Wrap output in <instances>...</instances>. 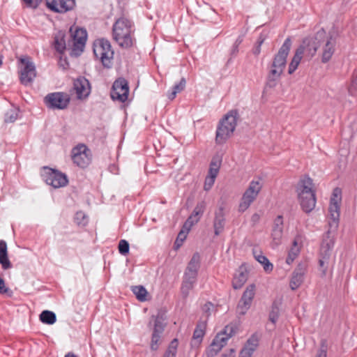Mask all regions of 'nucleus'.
I'll use <instances>...</instances> for the list:
<instances>
[{
  "instance_id": "obj_19",
  "label": "nucleus",
  "mask_w": 357,
  "mask_h": 357,
  "mask_svg": "<svg viewBox=\"0 0 357 357\" xmlns=\"http://www.w3.org/2000/svg\"><path fill=\"white\" fill-rule=\"evenodd\" d=\"M154 319V327L151 342V349L155 351L158 349L160 344L161 335L162 334L165 324L164 323L162 317L157 316L153 317Z\"/></svg>"
},
{
  "instance_id": "obj_7",
  "label": "nucleus",
  "mask_w": 357,
  "mask_h": 357,
  "mask_svg": "<svg viewBox=\"0 0 357 357\" xmlns=\"http://www.w3.org/2000/svg\"><path fill=\"white\" fill-rule=\"evenodd\" d=\"M19 61L20 80L21 84L26 86L32 83L36 77V66L29 56L21 57Z\"/></svg>"
},
{
  "instance_id": "obj_9",
  "label": "nucleus",
  "mask_w": 357,
  "mask_h": 357,
  "mask_svg": "<svg viewBox=\"0 0 357 357\" xmlns=\"http://www.w3.org/2000/svg\"><path fill=\"white\" fill-rule=\"evenodd\" d=\"M42 177L47 185L54 188L64 187L68 183V177L65 174L47 167H44Z\"/></svg>"
},
{
  "instance_id": "obj_34",
  "label": "nucleus",
  "mask_w": 357,
  "mask_h": 357,
  "mask_svg": "<svg viewBox=\"0 0 357 357\" xmlns=\"http://www.w3.org/2000/svg\"><path fill=\"white\" fill-rule=\"evenodd\" d=\"M186 81L184 77L181 78L179 83L176 84L172 90L167 93L169 100H174L178 93L181 92L185 87Z\"/></svg>"
},
{
  "instance_id": "obj_38",
  "label": "nucleus",
  "mask_w": 357,
  "mask_h": 357,
  "mask_svg": "<svg viewBox=\"0 0 357 357\" xmlns=\"http://www.w3.org/2000/svg\"><path fill=\"white\" fill-rule=\"evenodd\" d=\"M19 109L12 107L5 114L4 121L6 123H13L18 118Z\"/></svg>"
},
{
  "instance_id": "obj_60",
  "label": "nucleus",
  "mask_w": 357,
  "mask_h": 357,
  "mask_svg": "<svg viewBox=\"0 0 357 357\" xmlns=\"http://www.w3.org/2000/svg\"><path fill=\"white\" fill-rule=\"evenodd\" d=\"M204 331L202 330V337L204 336Z\"/></svg>"
},
{
  "instance_id": "obj_30",
  "label": "nucleus",
  "mask_w": 357,
  "mask_h": 357,
  "mask_svg": "<svg viewBox=\"0 0 357 357\" xmlns=\"http://www.w3.org/2000/svg\"><path fill=\"white\" fill-rule=\"evenodd\" d=\"M225 218L222 208H220L215 213V218L214 220V228L215 235H218L223 229L225 226Z\"/></svg>"
},
{
  "instance_id": "obj_53",
  "label": "nucleus",
  "mask_w": 357,
  "mask_h": 357,
  "mask_svg": "<svg viewBox=\"0 0 357 357\" xmlns=\"http://www.w3.org/2000/svg\"><path fill=\"white\" fill-rule=\"evenodd\" d=\"M259 220L260 215L257 213H254L251 217V222H252L253 225H256L257 223H258Z\"/></svg>"
},
{
  "instance_id": "obj_18",
  "label": "nucleus",
  "mask_w": 357,
  "mask_h": 357,
  "mask_svg": "<svg viewBox=\"0 0 357 357\" xmlns=\"http://www.w3.org/2000/svg\"><path fill=\"white\" fill-rule=\"evenodd\" d=\"M46 5L54 12L64 13L74 8L75 0H46Z\"/></svg>"
},
{
  "instance_id": "obj_50",
  "label": "nucleus",
  "mask_w": 357,
  "mask_h": 357,
  "mask_svg": "<svg viewBox=\"0 0 357 357\" xmlns=\"http://www.w3.org/2000/svg\"><path fill=\"white\" fill-rule=\"evenodd\" d=\"M301 196H303V197H316L315 190H314V188H311L307 192H303V193H301V194L298 195V197H301Z\"/></svg>"
},
{
  "instance_id": "obj_28",
  "label": "nucleus",
  "mask_w": 357,
  "mask_h": 357,
  "mask_svg": "<svg viewBox=\"0 0 357 357\" xmlns=\"http://www.w3.org/2000/svg\"><path fill=\"white\" fill-rule=\"evenodd\" d=\"M0 264L4 270L12 267L11 263L8 257L7 245L4 241H0Z\"/></svg>"
},
{
  "instance_id": "obj_52",
  "label": "nucleus",
  "mask_w": 357,
  "mask_h": 357,
  "mask_svg": "<svg viewBox=\"0 0 357 357\" xmlns=\"http://www.w3.org/2000/svg\"><path fill=\"white\" fill-rule=\"evenodd\" d=\"M8 291V289L5 285L4 280L0 278V294H6Z\"/></svg>"
},
{
  "instance_id": "obj_15",
  "label": "nucleus",
  "mask_w": 357,
  "mask_h": 357,
  "mask_svg": "<svg viewBox=\"0 0 357 357\" xmlns=\"http://www.w3.org/2000/svg\"><path fill=\"white\" fill-rule=\"evenodd\" d=\"M326 38V32L320 30L317 32L314 38L303 40L301 46H304L305 52L307 56L312 57L317 52L322 39Z\"/></svg>"
},
{
  "instance_id": "obj_47",
  "label": "nucleus",
  "mask_w": 357,
  "mask_h": 357,
  "mask_svg": "<svg viewBox=\"0 0 357 357\" xmlns=\"http://www.w3.org/2000/svg\"><path fill=\"white\" fill-rule=\"evenodd\" d=\"M264 40H265V37L263 36L262 34H261L259 36V38L257 39L256 45H255V47L252 49V53L255 56H258L260 54V52H261V46L264 43Z\"/></svg>"
},
{
  "instance_id": "obj_57",
  "label": "nucleus",
  "mask_w": 357,
  "mask_h": 357,
  "mask_svg": "<svg viewBox=\"0 0 357 357\" xmlns=\"http://www.w3.org/2000/svg\"><path fill=\"white\" fill-rule=\"evenodd\" d=\"M64 357H77V356L76 355H75L74 354L68 353Z\"/></svg>"
},
{
  "instance_id": "obj_41",
  "label": "nucleus",
  "mask_w": 357,
  "mask_h": 357,
  "mask_svg": "<svg viewBox=\"0 0 357 357\" xmlns=\"http://www.w3.org/2000/svg\"><path fill=\"white\" fill-rule=\"evenodd\" d=\"M188 231V230L185 229L184 227H183L181 231L178 233L174 243V248L176 250L178 249L182 245L183 241L186 238Z\"/></svg>"
},
{
  "instance_id": "obj_16",
  "label": "nucleus",
  "mask_w": 357,
  "mask_h": 357,
  "mask_svg": "<svg viewBox=\"0 0 357 357\" xmlns=\"http://www.w3.org/2000/svg\"><path fill=\"white\" fill-rule=\"evenodd\" d=\"M307 269L306 262L299 263L291 274L289 287L291 290H296L301 287L304 281L305 275Z\"/></svg>"
},
{
  "instance_id": "obj_36",
  "label": "nucleus",
  "mask_w": 357,
  "mask_h": 357,
  "mask_svg": "<svg viewBox=\"0 0 357 357\" xmlns=\"http://www.w3.org/2000/svg\"><path fill=\"white\" fill-rule=\"evenodd\" d=\"M132 291L139 301H146L147 291L142 285L132 287Z\"/></svg>"
},
{
  "instance_id": "obj_24",
  "label": "nucleus",
  "mask_w": 357,
  "mask_h": 357,
  "mask_svg": "<svg viewBox=\"0 0 357 357\" xmlns=\"http://www.w3.org/2000/svg\"><path fill=\"white\" fill-rule=\"evenodd\" d=\"M248 273L245 268H241L234 275L232 286L235 289H241L248 280Z\"/></svg>"
},
{
  "instance_id": "obj_5",
  "label": "nucleus",
  "mask_w": 357,
  "mask_h": 357,
  "mask_svg": "<svg viewBox=\"0 0 357 357\" xmlns=\"http://www.w3.org/2000/svg\"><path fill=\"white\" fill-rule=\"evenodd\" d=\"M236 332V328L233 324L226 326L224 331L218 333L209 348L206 350V355L208 357H213L218 351L227 344L229 338L232 337Z\"/></svg>"
},
{
  "instance_id": "obj_39",
  "label": "nucleus",
  "mask_w": 357,
  "mask_h": 357,
  "mask_svg": "<svg viewBox=\"0 0 357 357\" xmlns=\"http://www.w3.org/2000/svg\"><path fill=\"white\" fill-rule=\"evenodd\" d=\"M190 344L192 349H199L201 345V329L199 328V324L197 325V327L194 331L193 337L191 340Z\"/></svg>"
},
{
  "instance_id": "obj_25",
  "label": "nucleus",
  "mask_w": 357,
  "mask_h": 357,
  "mask_svg": "<svg viewBox=\"0 0 357 357\" xmlns=\"http://www.w3.org/2000/svg\"><path fill=\"white\" fill-rule=\"evenodd\" d=\"M314 188V183H313L312 179L311 178H310L308 176H304L299 180V181L296 185L297 195L303 193V192H307L311 188Z\"/></svg>"
},
{
  "instance_id": "obj_21",
  "label": "nucleus",
  "mask_w": 357,
  "mask_h": 357,
  "mask_svg": "<svg viewBox=\"0 0 357 357\" xmlns=\"http://www.w3.org/2000/svg\"><path fill=\"white\" fill-rule=\"evenodd\" d=\"M283 234V218L282 215H278L274 220V225L272 229V238L275 245L281 243Z\"/></svg>"
},
{
  "instance_id": "obj_22",
  "label": "nucleus",
  "mask_w": 357,
  "mask_h": 357,
  "mask_svg": "<svg viewBox=\"0 0 357 357\" xmlns=\"http://www.w3.org/2000/svg\"><path fill=\"white\" fill-rule=\"evenodd\" d=\"M324 46L323 47V52L321 55V61L323 63L328 62L332 57L335 52V41L333 40L332 37L326 38V40H324Z\"/></svg>"
},
{
  "instance_id": "obj_46",
  "label": "nucleus",
  "mask_w": 357,
  "mask_h": 357,
  "mask_svg": "<svg viewBox=\"0 0 357 357\" xmlns=\"http://www.w3.org/2000/svg\"><path fill=\"white\" fill-rule=\"evenodd\" d=\"M129 243L126 240H121L119 243V252L122 255H126L129 252Z\"/></svg>"
},
{
  "instance_id": "obj_23",
  "label": "nucleus",
  "mask_w": 357,
  "mask_h": 357,
  "mask_svg": "<svg viewBox=\"0 0 357 357\" xmlns=\"http://www.w3.org/2000/svg\"><path fill=\"white\" fill-rule=\"evenodd\" d=\"M253 256L255 259L263 266L264 270L266 273H271L273 269V265L268 259L264 256L259 250L253 249Z\"/></svg>"
},
{
  "instance_id": "obj_10",
  "label": "nucleus",
  "mask_w": 357,
  "mask_h": 357,
  "mask_svg": "<svg viewBox=\"0 0 357 357\" xmlns=\"http://www.w3.org/2000/svg\"><path fill=\"white\" fill-rule=\"evenodd\" d=\"M70 33L72 38V52L73 54L78 56L84 50L87 38L86 31L77 26H71Z\"/></svg>"
},
{
  "instance_id": "obj_33",
  "label": "nucleus",
  "mask_w": 357,
  "mask_h": 357,
  "mask_svg": "<svg viewBox=\"0 0 357 357\" xmlns=\"http://www.w3.org/2000/svg\"><path fill=\"white\" fill-rule=\"evenodd\" d=\"M64 36V33L59 31L54 37V48L60 53H63L66 48Z\"/></svg>"
},
{
  "instance_id": "obj_11",
  "label": "nucleus",
  "mask_w": 357,
  "mask_h": 357,
  "mask_svg": "<svg viewBox=\"0 0 357 357\" xmlns=\"http://www.w3.org/2000/svg\"><path fill=\"white\" fill-rule=\"evenodd\" d=\"M201 257L199 253H195L188 264L185 273L183 289H190L196 282L197 272L200 267Z\"/></svg>"
},
{
  "instance_id": "obj_6",
  "label": "nucleus",
  "mask_w": 357,
  "mask_h": 357,
  "mask_svg": "<svg viewBox=\"0 0 357 357\" xmlns=\"http://www.w3.org/2000/svg\"><path fill=\"white\" fill-rule=\"evenodd\" d=\"M93 53L96 58L99 59L105 67L109 68L114 56V51L112 50L110 43L105 39H100L94 45Z\"/></svg>"
},
{
  "instance_id": "obj_17",
  "label": "nucleus",
  "mask_w": 357,
  "mask_h": 357,
  "mask_svg": "<svg viewBox=\"0 0 357 357\" xmlns=\"http://www.w3.org/2000/svg\"><path fill=\"white\" fill-rule=\"evenodd\" d=\"M255 284H250L243 292V296L237 306V310L240 314H245L250 307L252 299L255 296Z\"/></svg>"
},
{
  "instance_id": "obj_42",
  "label": "nucleus",
  "mask_w": 357,
  "mask_h": 357,
  "mask_svg": "<svg viewBox=\"0 0 357 357\" xmlns=\"http://www.w3.org/2000/svg\"><path fill=\"white\" fill-rule=\"evenodd\" d=\"M216 310V307L211 302L206 303L202 306V317L206 316L208 318Z\"/></svg>"
},
{
  "instance_id": "obj_51",
  "label": "nucleus",
  "mask_w": 357,
  "mask_h": 357,
  "mask_svg": "<svg viewBox=\"0 0 357 357\" xmlns=\"http://www.w3.org/2000/svg\"><path fill=\"white\" fill-rule=\"evenodd\" d=\"M30 7H36L42 0H23Z\"/></svg>"
},
{
  "instance_id": "obj_48",
  "label": "nucleus",
  "mask_w": 357,
  "mask_h": 357,
  "mask_svg": "<svg viewBox=\"0 0 357 357\" xmlns=\"http://www.w3.org/2000/svg\"><path fill=\"white\" fill-rule=\"evenodd\" d=\"M75 220L78 225H86L87 222L86 216L83 212H77L75 215Z\"/></svg>"
},
{
  "instance_id": "obj_56",
  "label": "nucleus",
  "mask_w": 357,
  "mask_h": 357,
  "mask_svg": "<svg viewBox=\"0 0 357 357\" xmlns=\"http://www.w3.org/2000/svg\"><path fill=\"white\" fill-rule=\"evenodd\" d=\"M235 350L234 349H230L228 354H224V357H234Z\"/></svg>"
},
{
  "instance_id": "obj_2",
  "label": "nucleus",
  "mask_w": 357,
  "mask_h": 357,
  "mask_svg": "<svg viewBox=\"0 0 357 357\" xmlns=\"http://www.w3.org/2000/svg\"><path fill=\"white\" fill-rule=\"evenodd\" d=\"M291 47V40L289 38L285 39L284 42L275 55L273 63L267 76V85L273 87L276 81L280 78L287 63V57Z\"/></svg>"
},
{
  "instance_id": "obj_43",
  "label": "nucleus",
  "mask_w": 357,
  "mask_h": 357,
  "mask_svg": "<svg viewBox=\"0 0 357 357\" xmlns=\"http://www.w3.org/2000/svg\"><path fill=\"white\" fill-rule=\"evenodd\" d=\"M280 310L278 304L274 302L271 307V310L269 313V321L273 324H275L279 317Z\"/></svg>"
},
{
  "instance_id": "obj_40",
  "label": "nucleus",
  "mask_w": 357,
  "mask_h": 357,
  "mask_svg": "<svg viewBox=\"0 0 357 357\" xmlns=\"http://www.w3.org/2000/svg\"><path fill=\"white\" fill-rule=\"evenodd\" d=\"M177 339H174L169 344L167 349L164 354L163 357H176L178 347Z\"/></svg>"
},
{
  "instance_id": "obj_14",
  "label": "nucleus",
  "mask_w": 357,
  "mask_h": 357,
  "mask_svg": "<svg viewBox=\"0 0 357 357\" xmlns=\"http://www.w3.org/2000/svg\"><path fill=\"white\" fill-rule=\"evenodd\" d=\"M129 93L128 83L124 78L117 79L113 84L110 92L112 100L124 102L127 100Z\"/></svg>"
},
{
  "instance_id": "obj_13",
  "label": "nucleus",
  "mask_w": 357,
  "mask_h": 357,
  "mask_svg": "<svg viewBox=\"0 0 357 357\" xmlns=\"http://www.w3.org/2000/svg\"><path fill=\"white\" fill-rule=\"evenodd\" d=\"M71 156L74 164L82 168L86 167L91 161L90 150L83 144L72 149Z\"/></svg>"
},
{
  "instance_id": "obj_12",
  "label": "nucleus",
  "mask_w": 357,
  "mask_h": 357,
  "mask_svg": "<svg viewBox=\"0 0 357 357\" xmlns=\"http://www.w3.org/2000/svg\"><path fill=\"white\" fill-rule=\"evenodd\" d=\"M70 96L63 92H54L47 94L45 98L46 105L51 109H63L70 102Z\"/></svg>"
},
{
  "instance_id": "obj_31",
  "label": "nucleus",
  "mask_w": 357,
  "mask_h": 357,
  "mask_svg": "<svg viewBox=\"0 0 357 357\" xmlns=\"http://www.w3.org/2000/svg\"><path fill=\"white\" fill-rule=\"evenodd\" d=\"M222 158L220 155H215L211 160L208 173L218 176L222 165Z\"/></svg>"
},
{
  "instance_id": "obj_27",
  "label": "nucleus",
  "mask_w": 357,
  "mask_h": 357,
  "mask_svg": "<svg viewBox=\"0 0 357 357\" xmlns=\"http://www.w3.org/2000/svg\"><path fill=\"white\" fill-rule=\"evenodd\" d=\"M301 206L303 211L308 213L311 212L316 205V197H298Z\"/></svg>"
},
{
  "instance_id": "obj_55",
  "label": "nucleus",
  "mask_w": 357,
  "mask_h": 357,
  "mask_svg": "<svg viewBox=\"0 0 357 357\" xmlns=\"http://www.w3.org/2000/svg\"><path fill=\"white\" fill-rule=\"evenodd\" d=\"M242 41H243V38L240 36L236 40L234 45H235V46H236V51H238V46L242 43Z\"/></svg>"
},
{
  "instance_id": "obj_37",
  "label": "nucleus",
  "mask_w": 357,
  "mask_h": 357,
  "mask_svg": "<svg viewBox=\"0 0 357 357\" xmlns=\"http://www.w3.org/2000/svg\"><path fill=\"white\" fill-rule=\"evenodd\" d=\"M299 252L300 249L297 245V242L294 241L292 247L291 248L288 252V255L286 259L287 264L289 265L292 264L294 259L298 257Z\"/></svg>"
},
{
  "instance_id": "obj_26",
  "label": "nucleus",
  "mask_w": 357,
  "mask_h": 357,
  "mask_svg": "<svg viewBox=\"0 0 357 357\" xmlns=\"http://www.w3.org/2000/svg\"><path fill=\"white\" fill-rule=\"evenodd\" d=\"M305 52L304 46H299L296 50L295 54L289 65V74H292L298 68L301 60L302 59L303 54Z\"/></svg>"
},
{
  "instance_id": "obj_1",
  "label": "nucleus",
  "mask_w": 357,
  "mask_h": 357,
  "mask_svg": "<svg viewBox=\"0 0 357 357\" xmlns=\"http://www.w3.org/2000/svg\"><path fill=\"white\" fill-rule=\"evenodd\" d=\"M342 191L335 188L333 190L328 207V229L324 234L320 247V253L331 255L335 245V233L339 225Z\"/></svg>"
},
{
  "instance_id": "obj_45",
  "label": "nucleus",
  "mask_w": 357,
  "mask_h": 357,
  "mask_svg": "<svg viewBox=\"0 0 357 357\" xmlns=\"http://www.w3.org/2000/svg\"><path fill=\"white\" fill-rule=\"evenodd\" d=\"M217 175L211 174L208 173V175L205 178L204 189L206 191L209 190L213 185Z\"/></svg>"
},
{
  "instance_id": "obj_59",
  "label": "nucleus",
  "mask_w": 357,
  "mask_h": 357,
  "mask_svg": "<svg viewBox=\"0 0 357 357\" xmlns=\"http://www.w3.org/2000/svg\"><path fill=\"white\" fill-rule=\"evenodd\" d=\"M2 64V56L0 54V66Z\"/></svg>"
},
{
  "instance_id": "obj_29",
  "label": "nucleus",
  "mask_w": 357,
  "mask_h": 357,
  "mask_svg": "<svg viewBox=\"0 0 357 357\" xmlns=\"http://www.w3.org/2000/svg\"><path fill=\"white\" fill-rule=\"evenodd\" d=\"M331 255L319 252V266L322 278L326 275L331 259Z\"/></svg>"
},
{
  "instance_id": "obj_44",
  "label": "nucleus",
  "mask_w": 357,
  "mask_h": 357,
  "mask_svg": "<svg viewBox=\"0 0 357 357\" xmlns=\"http://www.w3.org/2000/svg\"><path fill=\"white\" fill-rule=\"evenodd\" d=\"M259 344V338L257 334H253L247 341L245 346L248 348L252 349L255 351Z\"/></svg>"
},
{
  "instance_id": "obj_8",
  "label": "nucleus",
  "mask_w": 357,
  "mask_h": 357,
  "mask_svg": "<svg viewBox=\"0 0 357 357\" xmlns=\"http://www.w3.org/2000/svg\"><path fill=\"white\" fill-rule=\"evenodd\" d=\"M261 188L262 183L259 180H253L250 183L248 188L246 189L241 197L238 206L240 211L243 212L250 207L251 204L257 197Z\"/></svg>"
},
{
  "instance_id": "obj_20",
  "label": "nucleus",
  "mask_w": 357,
  "mask_h": 357,
  "mask_svg": "<svg viewBox=\"0 0 357 357\" xmlns=\"http://www.w3.org/2000/svg\"><path fill=\"white\" fill-rule=\"evenodd\" d=\"M74 89L77 98L82 99L87 97L90 93V85L89 81L84 77H79L74 82Z\"/></svg>"
},
{
  "instance_id": "obj_32",
  "label": "nucleus",
  "mask_w": 357,
  "mask_h": 357,
  "mask_svg": "<svg viewBox=\"0 0 357 357\" xmlns=\"http://www.w3.org/2000/svg\"><path fill=\"white\" fill-rule=\"evenodd\" d=\"M201 212V209L197 206L192 215L188 218V220L184 223L183 227L185 229L190 231L191 227L196 222H197L200 218L199 213Z\"/></svg>"
},
{
  "instance_id": "obj_3",
  "label": "nucleus",
  "mask_w": 357,
  "mask_h": 357,
  "mask_svg": "<svg viewBox=\"0 0 357 357\" xmlns=\"http://www.w3.org/2000/svg\"><path fill=\"white\" fill-rule=\"evenodd\" d=\"M132 22L126 17L118 19L112 27L113 39L119 46L128 48L132 45Z\"/></svg>"
},
{
  "instance_id": "obj_49",
  "label": "nucleus",
  "mask_w": 357,
  "mask_h": 357,
  "mask_svg": "<svg viewBox=\"0 0 357 357\" xmlns=\"http://www.w3.org/2000/svg\"><path fill=\"white\" fill-rule=\"evenodd\" d=\"M253 352L252 349H250L244 346L240 352L239 357H251Z\"/></svg>"
},
{
  "instance_id": "obj_4",
  "label": "nucleus",
  "mask_w": 357,
  "mask_h": 357,
  "mask_svg": "<svg viewBox=\"0 0 357 357\" xmlns=\"http://www.w3.org/2000/svg\"><path fill=\"white\" fill-rule=\"evenodd\" d=\"M238 112L236 109L229 111L220 121L216 130L215 141L219 144H224L235 130Z\"/></svg>"
},
{
  "instance_id": "obj_54",
  "label": "nucleus",
  "mask_w": 357,
  "mask_h": 357,
  "mask_svg": "<svg viewBox=\"0 0 357 357\" xmlns=\"http://www.w3.org/2000/svg\"><path fill=\"white\" fill-rule=\"evenodd\" d=\"M317 357H327L326 349L323 347L319 350Z\"/></svg>"
},
{
  "instance_id": "obj_58",
  "label": "nucleus",
  "mask_w": 357,
  "mask_h": 357,
  "mask_svg": "<svg viewBox=\"0 0 357 357\" xmlns=\"http://www.w3.org/2000/svg\"><path fill=\"white\" fill-rule=\"evenodd\" d=\"M238 51H236V46L234 45L233 50H232V54H234L237 53Z\"/></svg>"
},
{
  "instance_id": "obj_35",
  "label": "nucleus",
  "mask_w": 357,
  "mask_h": 357,
  "mask_svg": "<svg viewBox=\"0 0 357 357\" xmlns=\"http://www.w3.org/2000/svg\"><path fill=\"white\" fill-rule=\"evenodd\" d=\"M40 320L46 324H53L56 321V317L54 312L49 310H44L40 314Z\"/></svg>"
}]
</instances>
